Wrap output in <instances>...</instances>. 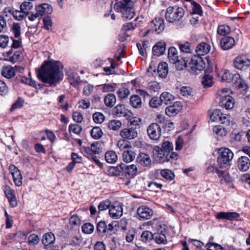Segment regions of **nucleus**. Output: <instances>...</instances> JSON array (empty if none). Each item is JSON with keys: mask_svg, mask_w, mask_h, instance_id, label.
Instances as JSON below:
<instances>
[{"mask_svg": "<svg viewBox=\"0 0 250 250\" xmlns=\"http://www.w3.org/2000/svg\"><path fill=\"white\" fill-rule=\"evenodd\" d=\"M70 132L79 134L82 130V127L78 124L70 125L69 127Z\"/></svg>", "mask_w": 250, "mask_h": 250, "instance_id": "58", "label": "nucleus"}, {"mask_svg": "<svg viewBox=\"0 0 250 250\" xmlns=\"http://www.w3.org/2000/svg\"><path fill=\"white\" fill-rule=\"evenodd\" d=\"M231 83L234 86L238 88L245 89L247 87L246 83L240 78V75L238 74H233Z\"/></svg>", "mask_w": 250, "mask_h": 250, "instance_id": "24", "label": "nucleus"}, {"mask_svg": "<svg viewBox=\"0 0 250 250\" xmlns=\"http://www.w3.org/2000/svg\"><path fill=\"white\" fill-rule=\"evenodd\" d=\"M206 247L208 250H223L221 246L216 243L207 244Z\"/></svg>", "mask_w": 250, "mask_h": 250, "instance_id": "64", "label": "nucleus"}, {"mask_svg": "<svg viewBox=\"0 0 250 250\" xmlns=\"http://www.w3.org/2000/svg\"><path fill=\"white\" fill-rule=\"evenodd\" d=\"M239 216V214L236 212H220L217 214L216 218L218 219L232 220L238 218Z\"/></svg>", "mask_w": 250, "mask_h": 250, "instance_id": "23", "label": "nucleus"}, {"mask_svg": "<svg viewBox=\"0 0 250 250\" xmlns=\"http://www.w3.org/2000/svg\"><path fill=\"white\" fill-rule=\"evenodd\" d=\"M93 230L94 227L90 223H85L82 226V230L85 233L90 234L93 232Z\"/></svg>", "mask_w": 250, "mask_h": 250, "instance_id": "62", "label": "nucleus"}, {"mask_svg": "<svg viewBox=\"0 0 250 250\" xmlns=\"http://www.w3.org/2000/svg\"><path fill=\"white\" fill-rule=\"evenodd\" d=\"M211 46L209 44L205 42H201L200 44H199L196 47V56H199L201 57V56L205 55L206 54L209 52Z\"/></svg>", "mask_w": 250, "mask_h": 250, "instance_id": "21", "label": "nucleus"}, {"mask_svg": "<svg viewBox=\"0 0 250 250\" xmlns=\"http://www.w3.org/2000/svg\"><path fill=\"white\" fill-rule=\"evenodd\" d=\"M233 157V153L228 148H221L218 149L217 162L219 167L211 166L208 168L209 172H216L219 177H222L227 182L229 181L228 173L222 169L229 166Z\"/></svg>", "mask_w": 250, "mask_h": 250, "instance_id": "2", "label": "nucleus"}, {"mask_svg": "<svg viewBox=\"0 0 250 250\" xmlns=\"http://www.w3.org/2000/svg\"><path fill=\"white\" fill-rule=\"evenodd\" d=\"M39 236L35 234H31L28 238V242L30 245H36L39 242Z\"/></svg>", "mask_w": 250, "mask_h": 250, "instance_id": "60", "label": "nucleus"}, {"mask_svg": "<svg viewBox=\"0 0 250 250\" xmlns=\"http://www.w3.org/2000/svg\"><path fill=\"white\" fill-rule=\"evenodd\" d=\"M149 105L153 108H158L162 105L160 97H154L152 98L149 101Z\"/></svg>", "mask_w": 250, "mask_h": 250, "instance_id": "48", "label": "nucleus"}, {"mask_svg": "<svg viewBox=\"0 0 250 250\" xmlns=\"http://www.w3.org/2000/svg\"><path fill=\"white\" fill-rule=\"evenodd\" d=\"M233 74L228 70H225L222 76V81L227 83H230L232 82V78Z\"/></svg>", "mask_w": 250, "mask_h": 250, "instance_id": "61", "label": "nucleus"}, {"mask_svg": "<svg viewBox=\"0 0 250 250\" xmlns=\"http://www.w3.org/2000/svg\"><path fill=\"white\" fill-rule=\"evenodd\" d=\"M168 66L166 62L160 63L157 67V72L161 78H165L168 73Z\"/></svg>", "mask_w": 250, "mask_h": 250, "instance_id": "29", "label": "nucleus"}, {"mask_svg": "<svg viewBox=\"0 0 250 250\" xmlns=\"http://www.w3.org/2000/svg\"><path fill=\"white\" fill-rule=\"evenodd\" d=\"M235 44L234 39L231 37H225L220 42V44L224 50H228L232 48Z\"/></svg>", "mask_w": 250, "mask_h": 250, "instance_id": "22", "label": "nucleus"}, {"mask_svg": "<svg viewBox=\"0 0 250 250\" xmlns=\"http://www.w3.org/2000/svg\"><path fill=\"white\" fill-rule=\"evenodd\" d=\"M233 65L235 68L241 71H246L250 69V59L246 55L238 56L233 61Z\"/></svg>", "mask_w": 250, "mask_h": 250, "instance_id": "8", "label": "nucleus"}, {"mask_svg": "<svg viewBox=\"0 0 250 250\" xmlns=\"http://www.w3.org/2000/svg\"><path fill=\"white\" fill-rule=\"evenodd\" d=\"M153 154L155 160L160 163L176 160L178 156V154L174 152L166 154L163 149L158 146L154 147Z\"/></svg>", "mask_w": 250, "mask_h": 250, "instance_id": "4", "label": "nucleus"}, {"mask_svg": "<svg viewBox=\"0 0 250 250\" xmlns=\"http://www.w3.org/2000/svg\"><path fill=\"white\" fill-rule=\"evenodd\" d=\"M137 212L140 220L149 219L153 215V210L145 206L139 207Z\"/></svg>", "mask_w": 250, "mask_h": 250, "instance_id": "11", "label": "nucleus"}, {"mask_svg": "<svg viewBox=\"0 0 250 250\" xmlns=\"http://www.w3.org/2000/svg\"><path fill=\"white\" fill-rule=\"evenodd\" d=\"M120 172H124L131 176H134L137 173V168L135 165H126L125 164L121 163L119 167Z\"/></svg>", "mask_w": 250, "mask_h": 250, "instance_id": "13", "label": "nucleus"}, {"mask_svg": "<svg viewBox=\"0 0 250 250\" xmlns=\"http://www.w3.org/2000/svg\"><path fill=\"white\" fill-rule=\"evenodd\" d=\"M55 237L52 232L46 233L42 236V242L44 246H47L54 243Z\"/></svg>", "mask_w": 250, "mask_h": 250, "instance_id": "28", "label": "nucleus"}, {"mask_svg": "<svg viewBox=\"0 0 250 250\" xmlns=\"http://www.w3.org/2000/svg\"><path fill=\"white\" fill-rule=\"evenodd\" d=\"M219 122L225 126H230L233 125V119L229 115L223 113Z\"/></svg>", "mask_w": 250, "mask_h": 250, "instance_id": "34", "label": "nucleus"}, {"mask_svg": "<svg viewBox=\"0 0 250 250\" xmlns=\"http://www.w3.org/2000/svg\"><path fill=\"white\" fill-rule=\"evenodd\" d=\"M206 63L203 59L199 56H194L188 63V69L192 74L197 70L201 71L205 67Z\"/></svg>", "mask_w": 250, "mask_h": 250, "instance_id": "7", "label": "nucleus"}, {"mask_svg": "<svg viewBox=\"0 0 250 250\" xmlns=\"http://www.w3.org/2000/svg\"><path fill=\"white\" fill-rule=\"evenodd\" d=\"M122 124L121 122L118 120H112L108 123V126L110 129L113 130H117L122 126Z\"/></svg>", "mask_w": 250, "mask_h": 250, "instance_id": "45", "label": "nucleus"}, {"mask_svg": "<svg viewBox=\"0 0 250 250\" xmlns=\"http://www.w3.org/2000/svg\"><path fill=\"white\" fill-rule=\"evenodd\" d=\"M213 131L217 135L221 136H225L228 131L224 127L221 126H215L213 128Z\"/></svg>", "mask_w": 250, "mask_h": 250, "instance_id": "49", "label": "nucleus"}, {"mask_svg": "<svg viewBox=\"0 0 250 250\" xmlns=\"http://www.w3.org/2000/svg\"><path fill=\"white\" fill-rule=\"evenodd\" d=\"M229 90V89L228 88H224L217 91V98L218 99L219 101L221 100L222 99L226 98V97L230 96L228 93Z\"/></svg>", "mask_w": 250, "mask_h": 250, "instance_id": "51", "label": "nucleus"}, {"mask_svg": "<svg viewBox=\"0 0 250 250\" xmlns=\"http://www.w3.org/2000/svg\"><path fill=\"white\" fill-rule=\"evenodd\" d=\"M180 56L178 55V52L176 48L174 47H171L169 48L168 51V58L169 62L172 63L174 64L177 61L178 58Z\"/></svg>", "mask_w": 250, "mask_h": 250, "instance_id": "27", "label": "nucleus"}, {"mask_svg": "<svg viewBox=\"0 0 250 250\" xmlns=\"http://www.w3.org/2000/svg\"><path fill=\"white\" fill-rule=\"evenodd\" d=\"M161 174L163 177L168 180H172L174 177L173 173L171 170L168 169L162 170Z\"/></svg>", "mask_w": 250, "mask_h": 250, "instance_id": "56", "label": "nucleus"}, {"mask_svg": "<svg viewBox=\"0 0 250 250\" xmlns=\"http://www.w3.org/2000/svg\"><path fill=\"white\" fill-rule=\"evenodd\" d=\"M1 73L4 77L11 79L15 75V69L10 66H4L2 69Z\"/></svg>", "mask_w": 250, "mask_h": 250, "instance_id": "30", "label": "nucleus"}, {"mask_svg": "<svg viewBox=\"0 0 250 250\" xmlns=\"http://www.w3.org/2000/svg\"><path fill=\"white\" fill-rule=\"evenodd\" d=\"M213 78L211 75L205 73V76L203 78L202 83L204 87H210L213 84Z\"/></svg>", "mask_w": 250, "mask_h": 250, "instance_id": "41", "label": "nucleus"}, {"mask_svg": "<svg viewBox=\"0 0 250 250\" xmlns=\"http://www.w3.org/2000/svg\"><path fill=\"white\" fill-rule=\"evenodd\" d=\"M12 15L15 19L18 21H21L24 19L25 16H27V15L25 14L21 10L20 11H13V12H12Z\"/></svg>", "mask_w": 250, "mask_h": 250, "instance_id": "55", "label": "nucleus"}, {"mask_svg": "<svg viewBox=\"0 0 250 250\" xmlns=\"http://www.w3.org/2000/svg\"><path fill=\"white\" fill-rule=\"evenodd\" d=\"M153 239L158 244H166L167 242L166 236L163 231L154 234Z\"/></svg>", "mask_w": 250, "mask_h": 250, "instance_id": "35", "label": "nucleus"}, {"mask_svg": "<svg viewBox=\"0 0 250 250\" xmlns=\"http://www.w3.org/2000/svg\"><path fill=\"white\" fill-rule=\"evenodd\" d=\"M68 80L70 84L76 86L80 83V78L77 73H71L68 76Z\"/></svg>", "mask_w": 250, "mask_h": 250, "instance_id": "39", "label": "nucleus"}, {"mask_svg": "<svg viewBox=\"0 0 250 250\" xmlns=\"http://www.w3.org/2000/svg\"><path fill=\"white\" fill-rule=\"evenodd\" d=\"M184 10L182 7L169 6L167 9L166 19L169 22L179 20L183 17Z\"/></svg>", "mask_w": 250, "mask_h": 250, "instance_id": "6", "label": "nucleus"}, {"mask_svg": "<svg viewBox=\"0 0 250 250\" xmlns=\"http://www.w3.org/2000/svg\"><path fill=\"white\" fill-rule=\"evenodd\" d=\"M182 106L180 102H175L171 105L166 108V114L169 117L174 116L182 109Z\"/></svg>", "mask_w": 250, "mask_h": 250, "instance_id": "14", "label": "nucleus"}, {"mask_svg": "<svg viewBox=\"0 0 250 250\" xmlns=\"http://www.w3.org/2000/svg\"><path fill=\"white\" fill-rule=\"evenodd\" d=\"M130 103L133 107L138 108L141 107L142 101L139 96L134 95L130 97Z\"/></svg>", "mask_w": 250, "mask_h": 250, "instance_id": "32", "label": "nucleus"}, {"mask_svg": "<svg viewBox=\"0 0 250 250\" xmlns=\"http://www.w3.org/2000/svg\"><path fill=\"white\" fill-rule=\"evenodd\" d=\"M98 142L92 143L90 147L83 146L82 148L83 152L89 158L92 159L96 164L99 165L100 162L99 157L97 155L102 152L101 148L99 146Z\"/></svg>", "mask_w": 250, "mask_h": 250, "instance_id": "5", "label": "nucleus"}, {"mask_svg": "<svg viewBox=\"0 0 250 250\" xmlns=\"http://www.w3.org/2000/svg\"><path fill=\"white\" fill-rule=\"evenodd\" d=\"M120 135L125 140H132L138 136L137 130L136 128H125L121 130Z\"/></svg>", "mask_w": 250, "mask_h": 250, "instance_id": "10", "label": "nucleus"}, {"mask_svg": "<svg viewBox=\"0 0 250 250\" xmlns=\"http://www.w3.org/2000/svg\"><path fill=\"white\" fill-rule=\"evenodd\" d=\"M136 162L143 167H149L151 165V160L149 156L144 153L139 154L136 159Z\"/></svg>", "mask_w": 250, "mask_h": 250, "instance_id": "19", "label": "nucleus"}, {"mask_svg": "<svg viewBox=\"0 0 250 250\" xmlns=\"http://www.w3.org/2000/svg\"><path fill=\"white\" fill-rule=\"evenodd\" d=\"M150 26L158 34L162 32L165 28L164 21L160 18H155L152 20Z\"/></svg>", "mask_w": 250, "mask_h": 250, "instance_id": "16", "label": "nucleus"}, {"mask_svg": "<svg viewBox=\"0 0 250 250\" xmlns=\"http://www.w3.org/2000/svg\"><path fill=\"white\" fill-rule=\"evenodd\" d=\"M104 102L107 106L112 107L116 103V96L113 94H108L104 97Z\"/></svg>", "mask_w": 250, "mask_h": 250, "instance_id": "36", "label": "nucleus"}, {"mask_svg": "<svg viewBox=\"0 0 250 250\" xmlns=\"http://www.w3.org/2000/svg\"><path fill=\"white\" fill-rule=\"evenodd\" d=\"M152 50L154 55L159 56L163 54L166 50V43L163 42H158L153 46Z\"/></svg>", "mask_w": 250, "mask_h": 250, "instance_id": "26", "label": "nucleus"}, {"mask_svg": "<svg viewBox=\"0 0 250 250\" xmlns=\"http://www.w3.org/2000/svg\"><path fill=\"white\" fill-rule=\"evenodd\" d=\"M230 31L229 27L228 25H222L219 26L217 33L222 36H225L229 33Z\"/></svg>", "mask_w": 250, "mask_h": 250, "instance_id": "52", "label": "nucleus"}, {"mask_svg": "<svg viewBox=\"0 0 250 250\" xmlns=\"http://www.w3.org/2000/svg\"><path fill=\"white\" fill-rule=\"evenodd\" d=\"M12 31L16 38H19L21 35V27L19 23H14L12 27Z\"/></svg>", "mask_w": 250, "mask_h": 250, "instance_id": "63", "label": "nucleus"}, {"mask_svg": "<svg viewBox=\"0 0 250 250\" xmlns=\"http://www.w3.org/2000/svg\"><path fill=\"white\" fill-rule=\"evenodd\" d=\"M33 4L31 2L25 1L21 3L20 6L21 10L27 16L29 14V11L32 8Z\"/></svg>", "mask_w": 250, "mask_h": 250, "instance_id": "40", "label": "nucleus"}, {"mask_svg": "<svg viewBox=\"0 0 250 250\" xmlns=\"http://www.w3.org/2000/svg\"><path fill=\"white\" fill-rule=\"evenodd\" d=\"M123 205L121 203H116L111 205L109 214L112 218H119L123 215Z\"/></svg>", "mask_w": 250, "mask_h": 250, "instance_id": "12", "label": "nucleus"}, {"mask_svg": "<svg viewBox=\"0 0 250 250\" xmlns=\"http://www.w3.org/2000/svg\"><path fill=\"white\" fill-rule=\"evenodd\" d=\"M234 100L231 96L226 97L225 99H222L219 101L220 106L225 108L226 109H231L234 105Z\"/></svg>", "mask_w": 250, "mask_h": 250, "instance_id": "20", "label": "nucleus"}, {"mask_svg": "<svg viewBox=\"0 0 250 250\" xmlns=\"http://www.w3.org/2000/svg\"><path fill=\"white\" fill-rule=\"evenodd\" d=\"M36 10L40 18L45 14H50L53 11L52 7L47 3L37 6Z\"/></svg>", "mask_w": 250, "mask_h": 250, "instance_id": "15", "label": "nucleus"}, {"mask_svg": "<svg viewBox=\"0 0 250 250\" xmlns=\"http://www.w3.org/2000/svg\"><path fill=\"white\" fill-rule=\"evenodd\" d=\"M160 97L162 104H163L166 105L170 104L174 100V97L168 92H163Z\"/></svg>", "mask_w": 250, "mask_h": 250, "instance_id": "33", "label": "nucleus"}, {"mask_svg": "<svg viewBox=\"0 0 250 250\" xmlns=\"http://www.w3.org/2000/svg\"><path fill=\"white\" fill-rule=\"evenodd\" d=\"M69 225L71 226L70 229L79 227L81 225V220L77 215H72L69 219Z\"/></svg>", "mask_w": 250, "mask_h": 250, "instance_id": "42", "label": "nucleus"}, {"mask_svg": "<svg viewBox=\"0 0 250 250\" xmlns=\"http://www.w3.org/2000/svg\"><path fill=\"white\" fill-rule=\"evenodd\" d=\"M117 94L121 99L126 98L130 94V91L127 88L122 87L118 89Z\"/></svg>", "mask_w": 250, "mask_h": 250, "instance_id": "46", "label": "nucleus"}, {"mask_svg": "<svg viewBox=\"0 0 250 250\" xmlns=\"http://www.w3.org/2000/svg\"><path fill=\"white\" fill-rule=\"evenodd\" d=\"M178 45L181 52L185 53H188L190 52V45L189 43H179Z\"/></svg>", "mask_w": 250, "mask_h": 250, "instance_id": "59", "label": "nucleus"}, {"mask_svg": "<svg viewBox=\"0 0 250 250\" xmlns=\"http://www.w3.org/2000/svg\"><path fill=\"white\" fill-rule=\"evenodd\" d=\"M133 2L131 0H123L116 2L114 5V8L117 12H120L122 17L125 20L132 19L135 12L132 9Z\"/></svg>", "mask_w": 250, "mask_h": 250, "instance_id": "3", "label": "nucleus"}, {"mask_svg": "<svg viewBox=\"0 0 250 250\" xmlns=\"http://www.w3.org/2000/svg\"><path fill=\"white\" fill-rule=\"evenodd\" d=\"M13 176V178L15 185L17 186H21L22 184L21 180L22 176L20 171L15 173Z\"/></svg>", "mask_w": 250, "mask_h": 250, "instance_id": "54", "label": "nucleus"}, {"mask_svg": "<svg viewBox=\"0 0 250 250\" xmlns=\"http://www.w3.org/2000/svg\"><path fill=\"white\" fill-rule=\"evenodd\" d=\"M62 68L63 66L59 62H44L38 70V77L43 82L52 85L62 79Z\"/></svg>", "mask_w": 250, "mask_h": 250, "instance_id": "1", "label": "nucleus"}, {"mask_svg": "<svg viewBox=\"0 0 250 250\" xmlns=\"http://www.w3.org/2000/svg\"><path fill=\"white\" fill-rule=\"evenodd\" d=\"M161 149L167 154L170 153L173 149V145L171 142L166 141L162 143Z\"/></svg>", "mask_w": 250, "mask_h": 250, "instance_id": "43", "label": "nucleus"}, {"mask_svg": "<svg viewBox=\"0 0 250 250\" xmlns=\"http://www.w3.org/2000/svg\"><path fill=\"white\" fill-rule=\"evenodd\" d=\"M105 159L108 163H114L117 160V155L113 151H109L105 154Z\"/></svg>", "mask_w": 250, "mask_h": 250, "instance_id": "37", "label": "nucleus"}, {"mask_svg": "<svg viewBox=\"0 0 250 250\" xmlns=\"http://www.w3.org/2000/svg\"><path fill=\"white\" fill-rule=\"evenodd\" d=\"M153 238L154 234L148 230L144 231L141 235V240L145 242L149 241L153 239Z\"/></svg>", "mask_w": 250, "mask_h": 250, "instance_id": "50", "label": "nucleus"}, {"mask_svg": "<svg viewBox=\"0 0 250 250\" xmlns=\"http://www.w3.org/2000/svg\"><path fill=\"white\" fill-rule=\"evenodd\" d=\"M104 116L101 112H95L93 115V121L98 124L102 123L104 120Z\"/></svg>", "mask_w": 250, "mask_h": 250, "instance_id": "53", "label": "nucleus"}, {"mask_svg": "<svg viewBox=\"0 0 250 250\" xmlns=\"http://www.w3.org/2000/svg\"><path fill=\"white\" fill-rule=\"evenodd\" d=\"M237 165L241 171H247L250 167V159L246 156H241L238 159Z\"/></svg>", "mask_w": 250, "mask_h": 250, "instance_id": "17", "label": "nucleus"}, {"mask_svg": "<svg viewBox=\"0 0 250 250\" xmlns=\"http://www.w3.org/2000/svg\"><path fill=\"white\" fill-rule=\"evenodd\" d=\"M223 113L219 109H214L210 115V118L213 122H219Z\"/></svg>", "mask_w": 250, "mask_h": 250, "instance_id": "44", "label": "nucleus"}, {"mask_svg": "<svg viewBox=\"0 0 250 250\" xmlns=\"http://www.w3.org/2000/svg\"><path fill=\"white\" fill-rule=\"evenodd\" d=\"M22 59V53L20 51H16L14 53V54L9 57L8 60L13 62H17L20 61Z\"/></svg>", "mask_w": 250, "mask_h": 250, "instance_id": "47", "label": "nucleus"}, {"mask_svg": "<svg viewBox=\"0 0 250 250\" xmlns=\"http://www.w3.org/2000/svg\"><path fill=\"white\" fill-rule=\"evenodd\" d=\"M136 157V153L132 150H125L123 153V160L124 162L129 163L133 161Z\"/></svg>", "mask_w": 250, "mask_h": 250, "instance_id": "31", "label": "nucleus"}, {"mask_svg": "<svg viewBox=\"0 0 250 250\" xmlns=\"http://www.w3.org/2000/svg\"><path fill=\"white\" fill-rule=\"evenodd\" d=\"M147 133L151 140H158L161 136V127L157 123H152L147 128Z\"/></svg>", "mask_w": 250, "mask_h": 250, "instance_id": "9", "label": "nucleus"}, {"mask_svg": "<svg viewBox=\"0 0 250 250\" xmlns=\"http://www.w3.org/2000/svg\"><path fill=\"white\" fill-rule=\"evenodd\" d=\"M188 58L186 56H180L174 64L178 70H182L186 67H188Z\"/></svg>", "mask_w": 250, "mask_h": 250, "instance_id": "25", "label": "nucleus"}, {"mask_svg": "<svg viewBox=\"0 0 250 250\" xmlns=\"http://www.w3.org/2000/svg\"><path fill=\"white\" fill-rule=\"evenodd\" d=\"M107 230V226L105 222L101 221L99 222L97 226V230L99 233H105Z\"/></svg>", "mask_w": 250, "mask_h": 250, "instance_id": "57", "label": "nucleus"}, {"mask_svg": "<svg viewBox=\"0 0 250 250\" xmlns=\"http://www.w3.org/2000/svg\"><path fill=\"white\" fill-rule=\"evenodd\" d=\"M113 112L114 114L119 117H129V114H131V112L122 104H118L113 109Z\"/></svg>", "mask_w": 250, "mask_h": 250, "instance_id": "18", "label": "nucleus"}, {"mask_svg": "<svg viewBox=\"0 0 250 250\" xmlns=\"http://www.w3.org/2000/svg\"><path fill=\"white\" fill-rule=\"evenodd\" d=\"M90 134L93 138L98 140L102 137L103 132L100 127L95 126L92 129Z\"/></svg>", "mask_w": 250, "mask_h": 250, "instance_id": "38", "label": "nucleus"}]
</instances>
